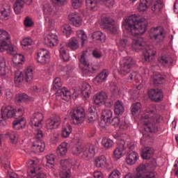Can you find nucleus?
<instances>
[{"instance_id":"f257e3e1","label":"nucleus","mask_w":178,"mask_h":178,"mask_svg":"<svg viewBox=\"0 0 178 178\" xmlns=\"http://www.w3.org/2000/svg\"><path fill=\"white\" fill-rule=\"evenodd\" d=\"M122 27L133 35L132 49L134 51L138 52L145 49L147 42L144 38L138 37L140 34H144L147 31V21L145 19L140 18L136 15H132L126 18L122 22Z\"/></svg>"},{"instance_id":"f03ea898","label":"nucleus","mask_w":178,"mask_h":178,"mask_svg":"<svg viewBox=\"0 0 178 178\" xmlns=\"http://www.w3.org/2000/svg\"><path fill=\"white\" fill-rule=\"evenodd\" d=\"M147 113L141 117L140 121L142 124L145 127V131L147 133H158L159 131V127L158 124L162 122V116L159 114H156V106L151 104L146 110Z\"/></svg>"},{"instance_id":"7ed1b4c3","label":"nucleus","mask_w":178,"mask_h":178,"mask_svg":"<svg viewBox=\"0 0 178 178\" xmlns=\"http://www.w3.org/2000/svg\"><path fill=\"white\" fill-rule=\"evenodd\" d=\"M72 154L74 155L81 154L82 158L91 159L95 156V146L92 144H88L85 146L75 145L72 147Z\"/></svg>"},{"instance_id":"20e7f679","label":"nucleus","mask_w":178,"mask_h":178,"mask_svg":"<svg viewBox=\"0 0 178 178\" xmlns=\"http://www.w3.org/2000/svg\"><path fill=\"white\" fill-rule=\"evenodd\" d=\"M79 67L81 69L84 77H91L94 73L98 72L97 66L90 65V61L86 58V54H82L79 58Z\"/></svg>"},{"instance_id":"39448f33","label":"nucleus","mask_w":178,"mask_h":178,"mask_svg":"<svg viewBox=\"0 0 178 178\" xmlns=\"http://www.w3.org/2000/svg\"><path fill=\"white\" fill-rule=\"evenodd\" d=\"M147 172V167L144 164H140L136 168V173L134 175L127 174L124 176V178H158V173L155 171Z\"/></svg>"},{"instance_id":"423d86ee","label":"nucleus","mask_w":178,"mask_h":178,"mask_svg":"<svg viewBox=\"0 0 178 178\" xmlns=\"http://www.w3.org/2000/svg\"><path fill=\"white\" fill-rule=\"evenodd\" d=\"M70 122L73 124H81L86 120V111L82 107L72 108L70 113Z\"/></svg>"},{"instance_id":"0eeeda50","label":"nucleus","mask_w":178,"mask_h":178,"mask_svg":"<svg viewBox=\"0 0 178 178\" xmlns=\"http://www.w3.org/2000/svg\"><path fill=\"white\" fill-rule=\"evenodd\" d=\"M149 37L153 41H155L157 44L163 42L166 38V31L163 27L156 26L150 29Z\"/></svg>"},{"instance_id":"6e6552de","label":"nucleus","mask_w":178,"mask_h":178,"mask_svg":"<svg viewBox=\"0 0 178 178\" xmlns=\"http://www.w3.org/2000/svg\"><path fill=\"white\" fill-rule=\"evenodd\" d=\"M9 33L3 30H0V52L8 51V52H13L15 47L13 44H8Z\"/></svg>"},{"instance_id":"1a4fd4ad","label":"nucleus","mask_w":178,"mask_h":178,"mask_svg":"<svg viewBox=\"0 0 178 178\" xmlns=\"http://www.w3.org/2000/svg\"><path fill=\"white\" fill-rule=\"evenodd\" d=\"M27 175L31 178H47V175L44 172H39L40 168L35 165V161L29 160L27 163Z\"/></svg>"},{"instance_id":"9d476101","label":"nucleus","mask_w":178,"mask_h":178,"mask_svg":"<svg viewBox=\"0 0 178 178\" xmlns=\"http://www.w3.org/2000/svg\"><path fill=\"white\" fill-rule=\"evenodd\" d=\"M134 62L131 57H125L120 61L119 74L122 76H127L131 72V67Z\"/></svg>"},{"instance_id":"9b49d317","label":"nucleus","mask_w":178,"mask_h":178,"mask_svg":"<svg viewBox=\"0 0 178 178\" xmlns=\"http://www.w3.org/2000/svg\"><path fill=\"white\" fill-rule=\"evenodd\" d=\"M108 99V95L106 92L102 91L97 92L95 95L94 102L96 105H101V104H104L106 106L111 108L112 105H113V102L107 101Z\"/></svg>"},{"instance_id":"f8f14e48","label":"nucleus","mask_w":178,"mask_h":178,"mask_svg":"<svg viewBox=\"0 0 178 178\" xmlns=\"http://www.w3.org/2000/svg\"><path fill=\"white\" fill-rule=\"evenodd\" d=\"M16 116V108L11 106H4L1 108V115H0V123L6 119H12Z\"/></svg>"},{"instance_id":"ddd939ff","label":"nucleus","mask_w":178,"mask_h":178,"mask_svg":"<svg viewBox=\"0 0 178 178\" xmlns=\"http://www.w3.org/2000/svg\"><path fill=\"white\" fill-rule=\"evenodd\" d=\"M60 178H70L72 172L70 171V161L68 159H63L60 162Z\"/></svg>"},{"instance_id":"4468645a","label":"nucleus","mask_w":178,"mask_h":178,"mask_svg":"<svg viewBox=\"0 0 178 178\" xmlns=\"http://www.w3.org/2000/svg\"><path fill=\"white\" fill-rule=\"evenodd\" d=\"M148 97L151 101L159 103L163 99V92L159 88H152L147 92Z\"/></svg>"},{"instance_id":"2eb2a0df","label":"nucleus","mask_w":178,"mask_h":178,"mask_svg":"<svg viewBox=\"0 0 178 178\" xmlns=\"http://www.w3.org/2000/svg\"><path fill=\"white\" fill-rule=\"evenodd\" d=\"M35 59L40 65H47L49 60V51L45 49L39 50L35 56Z\"/></svg>"},{"instance_id":"dca6fc26","label":"nucleus","mask_w":178,"mask_h":178,"mask_svg":"<svg viewBox=\"0 0 178 178\" xmlns=\"http://www.w3.org/2000/svg\"><path fill=\"white\" fill-rule=\"evenodd\" d=\"M42 120H44V115L42 113H34L31 117L30 124L33 129L42 127Z\"/></svg>"},{"instance_id":"f3484780","label":"nucleus","mask_w":178,"mask_h":178,"mask_svg":"<svg viewBox=\"0 0 178 178\" xmlns=\"http://www.w3.org/2000/svg\"><path fill=\"white\" fill-rule=\"evenodd\" d=\"M44 44L49 48H54L59 44V39L56 33H49L44 38Z\"/></svg>"},{"instance_id":"a211bd4d","label":"nucleus","mask_w":178,"mask_h":178,"mask_svg":"<svg viewBox=\"0 0 178 178\" xmlns=\"http://www.w3.org/2000/svg\"><path fill=\"white\" fill-rule=\"evenodd\" d=\"M159 65L163 66V67H167V66H172L173 65V58L168 54H162L157 59Z\"/></svg>"},{"instance_id":"6ab92c4d","label":"nucleus","mask_w":178,"mask_h":178,"mask_svg":"<svg viewBox=\"0 0 178 178\" xmlns=\"http://www.w3.org/2000/svg\"><path fill=\"white\" fill-rule=\"evenodd\" d=\"M102 23L104 29L109 31H112L115 29V20L105 15H103L102 17Z\"/></svg>"},{"instance_id":"aec40b11","label":"nucleus","mask_w":178,"mask_h":178,"mask_svg":"<svg viewBox=\"0 0 178 178\" xmlns=\"http://www.w3.org/2000/svg\"><path fill=\"white\" fill-rule=\"evenodd\" d=\"M68 19L70 20V23L74 26L75 27H80L83 24V19H81V17L77 13H72L69 15Z\"/></svg>"},{"instance_id":"412c9836","label":"nucleus","mask_w":178,"mask_h":178,"mask_svg":"<svg viewBox=\"0 0 178 178\" xmlns=\"http://www.w3.org/2000/svg\"><path fill=\"white\" fill-rule=\"evenodd\" d=\"M150 6L151 10L154 15H160L163 9V6H165V3H163V0H153V3Z\"/></svg>"},{"instance_id":"4be33fe9","label":"nucleus","mask_w":178,"mask_h":178,"mask_svg":"<svg viewBox=\"0 0 178 178\" xmlns=\"http://www.w3.org/2000/svg\"><path fill=\"white\" fill-rule=\"evenodd\" d=\"M12 13V8L8 6H3L0 7V19L3 22H6L10 19V15Z\"/></svg>"},{"instance_id":"5701e85b","label":"nucleus","mask_w":178,"mask_h":178,"mask_svg":"<svg viewBox=\"0 0 178 178\" xmlns=\"http://www.w3.org/2000/svg\"><path fill=\"white\" fill-rule=\"evenodd\" d=\"M60 124V118H51L46 120V129L47 130H54Z\"/></svg>"},{"instance_id":"b1692460","label":"nucleus","mask_w":178,"mask_h":178,"mask_svg":"<svg viewBox=\"0 0 178 178\" xmlns=\"http://www.w3.org/2000/svg\"><path fill=\"white\" fill-rule=\"evenodd\" d=\"M109 76V72L107 70H103L95 78L93 79V83L95 84H102Z\"/></svg>"},{"instance_id":"393cba45","label":"nucleus","mask_w":178,"mask_h":178,"mask_svg":"<svg viewBox=\"0 0 178 178\" xmlns=\"http://www.w3.org/2000/svg\"><path fill=\"white\" fill-rule=\"evenodd\" d=\"M32 149H33L36 154L44 152V151H45V143H44L42 140H35L33 143Z\"/></svg>"},{"instance_id":"a878e982","label":"nucleus","mask_w":178,"mask_h":178,"mask_svg":"<svg viewBox=\"0 0 178 178\" xmlns=\"http://www.w3.org/2000/svg\"><path fill=\"white\" fill-rule=\"evenodd\" d=\"M56 97H60L64 101H69L72 98V92L67 89V88H63L58 90L56 92Z\"/></svg>"},{"instance_id":"bb28decb","label":"nucleus","mask_w":178,"mask_h":178,"mask_svg":"<svg viewBox=\"0 0 178 178\" xmlns=\"http://www.w3.org/2000/svg\"><path fill=\"white\" fill-rule=\"evenodd\" d=\"M60 58L64 60V62H69L70 57L69 56V54L66 51V42H63L60 44Z\"/></svg>"},{"instance_id":"cd10ccee","label":"nucleus","mask_w":178,"mask_h":178,"mask_svg":"<svg viewBox=\"0 0 178 178\" xmlns=\"http://www.w3.org/2000/svg\"><path fill=\"white\" fill-rule=\"evenodd\" d=\"M26 118L22 117L13 122V128L14 130H22L26 127Z\"/></svg>"},{"instance_id":"c85d7f7f","label":"nucleus","mask_w":178,"mask_h":178,"mask_svg":"<svg viewBox=\"0 0 178 178\" xmlns=\"http://www.w3.org/2000/svg\"><path fill=\"white\" fill-rule=\"evenodd\" d=\"M155 150L152 147H147L142 150L141 157L143 159H151Z\"/></svg>"},{"instance_id":"c756f323","label":"nucleus","mask_w":178,"mask_h":178,"mask_svg":"<svg viewBox=\"0 0 178 178\" xmlns=\"http://www.w3.org/2000/svg\"><path fill=\"white\" fill-rule=\"evenodd\" d=\"M105 0H86V7L88 10H97L98 2H104Z\"/></svg>"},{"instance_id":"7c9ffc66","label":"nucleus","mask_w":178,"mask_h":178,"mask_svg":"<svg viewBox=\"0 0 178 178\" xmlns=\"http://www.w3.org/2000/svg\"><path fill=\"white\" fill-rule=\"evenodd\" d=\"M138 153L136 152H130L126 159V162L127 165H134L137 161H138Z\"/></svg>"},{"instance_id":"2f4dec72","label":"nucleus","mask_w":178,"mask_h":178,"mask_svg":"<svg viewBox=\"0 0 178 178\" xmlns=\"http://www.w3.org/2000/svg\"><path fill=\"white\" fill-rule=\"evenodd\" d=\"M112 119V111L109 109L104 110L102 112L101 120L104 122L105 124L107 123H111V120Z\"/></svg>"},{"instance_id":"473e14b6","label":"nucleus","mask_w":178,"mask_h":178,"mask_svg":"<svg viewBox=\"0 0 178 178\" xmlns=\"http://www.w3.org/2000/svg\"><path fill=\"white\" fill-rule=\"evenodd\" d=\"M24 1L25 0H16L14 5L13 9L16 15H19L23 12V9H24Z\"/></svg>"},{"instance_id":"72a5a7b5","label":"nucleus","mask_w":178,"mask_h":178,"mask_svg":"<svg viewBox=\"0 0 178 178\" xmlns=\"http://www.w3.org/2000/svg\"><path fill=\"white\" fill-rule=\"evenodd\" d=\"M156 55V49L154 48H149L143 53V58L145 62H151V58Z\"/></svg>"},{"instance_id":"f704fd0d","label":"nucleus","mask_w":178,"mask_h":178,"mask_svg":"<svg viewBox=\"0 0 178 178\" xmlns=\"http://www.w3.org/2000/svg\"><path fill=\"white\" fill-rule=\"evenodd\" d=\"M153 2L154 0H140L138 10L140 12H145L152 5Z\"/></svg>"},{"instance_id":"c9c22d12","label":"nucleus","mask_w":178,"mask_h":178,"mask_svg":"<svg viewBox=\"0 0 178 178\" xmlns=\"http://www.w3.org/2000/svg\"><path fill=\"white\" fill-rule=\"evenodd\" d=\"M81 92L84 98H90V95L91 94V86L88 83H83Z\"/></svg>"},{"instance_id":"e433bc0d","label":"nucleus","mask_w":178,"mask_h":178,"mask_svg":"<svg viewBox=\"0 0 178 178\" xmlns=\"http://www.w3.org/2000/svg\"><path fill=\"white\" fill-rule=\"evenodd\" d=\"M92 38L95 41H99V42H105L106 41V35L99 31L94 32L92 34Z\"/></svg>"},{"instance_id":"4c0bfd02","label":"nucleus","mask_w":178,"mask_h":178,"mask_svg":"<svg viewBox=\"0 0 178 178\" xmlns=\"http://www.w3.org/2000/svg\"><path fill=\"white\" fill-rule=\"evenodd\" d=\"M124 112V105L120 100H118L114 104V113L115 115H122Z\"/></svg>"},{"instance_id":"58836bf2","label":"nucleus","mask_w":178,"mask_h":178,"mask_svg":"<svg viewBox=\"0 0 178 178\" xmlns=\"http://www.w3.org/2000/svg\"><path fill=\"white\" fill-rule=\"evenodd\" d=\"M126 150V147H124V144L120 145L117 147L113 152V156L115 159H120L122 156L123 155V152Z\"/></svg>"},{"instance_id":"ea45409f","label":"nucleus","mask_w":178,"mask_h":178,"mask_svg":"<svg viewBox=\"0 0 178 178\" xmlns=\"http://www.w3.org/2000/svg\"><path fill=\"white\" fill-rule=\"evenodd\" d=\"M95 165L96 168H105L106 166V157L104 155L98 156L95 160Z\"/></svg>"},{"instance_id":"a19ab883","label":"nucleus","mask_w":178,"mask_h":178,"mask_svg":"<svg viewBox=\"0 0 178 178\" xmlns=\"http://www.w3.org/2000/svg\"><path fill=\"white\" fill-rule=\"evenodd\" d=\"M46 166L50 169L55 168V154H49L46 156Z\"/></svg>"},{"instance_id":"79ce46f5","label":"nucleus","mask_w":178,"mask_h":178,"mask_svg":"<svg viewBox=\"0 0 178 178\" xmlns=\"http://www.w3.org/2000/svg\"><path fill=\"white\" fill-rule=\"evenodd\" d=\"M24 79V75L22 71L17 70L15 72V84L17 87H19L20 84H22V81H23Z\"/></svg>"},{"instance_id":"37998d69","label":"nucleus","mask_w":178,"mask_h":178,"mask_svg":"<svg viewBox=\"0 0 178 178\" xmlns=\"http://www.w3.org/2000/svg\"><path fill=\"white\" fill-rule=\"evenodd\" d=\"M67 153V143H61L57 148V154L60 156H65Z\"/></svg>"},{"instance_id":"c03bdc74","label":"nucleus","mask_w":178,"mask_h":178,"mask_svg":"<svg viewBox=\"0 0 178 178\" xmlns=\"http://www.w3.org/2000/svg\"><path fill=\"white\" fill-rule=\"evenodd\" d=\"M67 47L72 49V51H76L79 49V40L76 38H71L67 44Z\"/></svg>"},{"instance_id":"a18cd8bd","label":"nucleus","mask_w":178,"mask_h":178,"mask_svg":"<svg viewBox=\"0 0 178 178\" xmlns=\"http://www.w3.org/2000/svg\"><path fill=\"white\" fill-rule=\"evenodd\" d=\"M34 78V72L33 68L28 67L25 72V80L26 83H31L33 79Z\"/></svg>"},{"instance_id":"49530a36","label":"nucleus","mask_w":178,"mask_h":178,"mask_svg":"<svg viewBox=\"0 0 178 178\" xmlns=\"http://www.w3.org/2000/svg\"><path fill=\"white\" fill-rule=\"evenodd\" d=\"M73 129L72 128V125L70 124H67L66 127H65L62 130L61 136L63 138H67L72 134Z\"/></svg>"},{"instance_id":"de8ad7c7","label":"nucleus","mask_w":178,"mask_h":178,"mask_svg":"<svg viewBox=\"0 0 178 178\" xmlns=\"http://www.w3.org/2000/svg\"><path fill=\"white\" fill-rule=\"evenodd\" d=\"M61 31L66 35V37H70L72 35V33H73V29H72V26L70 25L66 24L61 26Z\"/></svg>"},{"instance_id":"09e8293b","label":"nucleus","mask_w":178,"mask_h":178,"mask_svg":"<svg viewBox=\"0 0 178 178\" xmlns=\"http://www.w3.org/2000/svg\"><path fill=\"white\" fill-rule=\"evenodd\" d=\"M131 111L133 115H138L141 112V103L135 102L131 105Z\"/></svg>"},{"instance_id":"8fccbe9b","label":"nucleus","mask_w":178,"mask_h":178,"mask_svg":"<svg viewBox=\"0 0 178 178\" xmlns=\"http://www.w3.org/2000/svg\"><path fill=\"white\" fill-rule=\"evenodd\" d=\"M163 81H165V76L161 74H157L154 76V84L156 87L161 84H163Z\"/></svg>"},{"instance_id":"3c124183","label":"nucleus","mask_w":178,"mask_h":178,"mask_svg":"<svg viewBox=\"0 0 178 178\" xmlns=\"http://www.w3.org/2000/svg\"><path fill=\"white\" fill-rule=\"evenodd\" d=\"M0 76L1 77L6 76V63L3 57H0Z\"/></svg>"},{"instance_id":"603ef678","label":"nucleus","mask_w":178,"mask_h":178,"mask_svg":"<svg viewBox=\"0 0 178 178\" xmlns=\"http://www.w3.org/2000/svg\"><path fill=\"white\" fill-rule=\"evenodd\" d=\"M29 99V95L24 93H19L15 97L16 102H27Z\"/></svg>"},{"instance_id":"864d4df0","label":"nucleus","mask_w":178,"mask_h":178,"mask_svg":"<svg viewBox=\"0 0 178 178\" xmlns=\"http://www.w3.org/2000/svg\"><path fill=\"white\" fill-rule=\"evenodd\" d=\"M13 62L15 65H22L24 62V56L22 54H15L13 57Z\"/></svg>"},{"instance_id":"5fc2aeb1","label":"nucleus","mask_w":178,"mask_h":178,"mask_svg":"<svg viewBox=\"0 0 178 178\" xmlns=\"http://www.w3.org/2000/svg\"><path fill=\"white\" fill-rule=\"evenodd\" d=\"M102 144L106 148V149H109V148H112V147H113L115 143H113V140L110 138H104L102 140Z\"/></svg>"},{"instance_id":"6e6d98bb","label":"nucleus","mask_w":178,"mask_h":178,"mask_svg":"<svg viewBox=\"0 0 178 178\" xmlns=\"http://www.w3.org/2000/svg\"><path fill=\"white\" fill-rule=\"evenodd\" d=\"M76 35L81 40V45L83 47L84 44H86V41H87V35L83 30H78L76 31Z\"/></svg>"},{"instance_id":"4d7b16f0","label":"nucleus","mask_w":178,"mask_h":178,"mask_svg":"<svg viewBox=\"0 0 178 178\" xmlns=\"http://www.w3.org/2000/svg\"><path fill=\"white\" fill-rule=\"evenodd\" d=\"M43 12L44 15H49L55 13L54 8L49 3H45L43 6Z\"/></svg>"},{"instance_id":"13d9d810","label":"nucleus","mask_w":178,"mask_h":178,"mask_svg":"<svg viewBox=\"0 0 178 178\" xmlns=\"http://www.w3.org/2000/svg\"><path fill=\"white\" fill-rule=\"evenodd\" d=\"M62 87V81L60 78L57 77L54 79L53 82V90L56 91V90H59Z\"/></svg>"},{"instance_id":"bf43d9fd","label":"nucleus","mask_w":178,"mask_h":178,"mask_svg":"<svg viewBox=\"0 0 178 178\" xmlns=\"http://www.w3.org/2000/svg\"><path fill=\"white\" fill-rule=\"evenodd\" d=\"M8 136L11 144H17L19 140V136L16 133H9Z\"/></svg>"},{"instance_id":"052dcab7","label":"nucleus","mask_w":178,"mask_h":178,"mask_svg":"<svg viewBox=\"0 0 178 178\" xmlns=\"http://www.w3.org/2000/svg\"><path fill=\"white\" fill-rule=\"evenodd\" d=\"M33 44V39L31 38H25L22 40L21 42V44L23 45V47H29Z\"/></svg>"},{"instance_id":"680f3d73","label":"nucleus","mask_w":178,"mask_h":178,"mask_svg":"<svg viewBox=\"0 0 178 178\" xmlns=\"http://www.w3.org/2000/svg\"><path fill=\"white\" fill-rule=\"evenodd\" d=\"M24 24L25 27H33V26H34V22L31 18L29 17H26L24 21Z\"/></svg>"},{"instance_id":"e2e57ef3","label":"nucleus","mask_w":178,"mask_h":178,"mask_svg":"<svg viewBox=\"0 0 178 178\" xmlns=\"http://www.w3.org/2000/svg\"><path fill=\"white\" fill-rule=\"evenodd\" d=\"M83 3V0H72V6L74 9H79L81 8V4Z\"/></svg>"},{"instance_id":"0e129e2a","label":"nucleus","mask_w":178,"mask_h":178,"mask_svg":"<svg viewBox=\"0 0 178 178\" xmlns=\"http://www.w3.org/2000/svg\"><path fill=\"white\" fill-rule=\"evenodd\" d=\"M130 80H136V83H138L141 80V76L137 72H132L129 76Z\"/></svg>"},{"instance_id":"69168bd1","label":"nucleus","mask_w":178,"mask_h":178,"mask_svg":"<svg viewBox=\"0 0 178 178\" xmlns=\"http://www.w3.org/2000/svg\"><path fill=\"white\" fill-rule=\"evenodd\" d=\"M116 41L119 47H122V48H126V45H127V39H117Z\"/></svg>"},{"instance_id":"338daca9","label":"nucleus","mask_w":178,"mask_h":178,"mask_svg":"<svg viewBox=\"0 0 178 178\" xmlns=\"http://www.w3.org/2000/svg\"><path fill=\"white\" fill-rule=\"evenodd\" d=\"M108 178H120V171L118 170H114L111 173Z\"/></svg>"},{"instance_id":"774afa93","label":"nucleus","mask_w":178,"mask_h":178,"mask_svg":"<svg viewBox=\"0 0 178 178\" xmlns=\"http://www.w3.org/2000/svg\"><path fill=\"white\" fill-rule=\"evenodd\" d=\"M5 95L7 101H12V98H13V93L10 89L6 90Z\"/></svg>"}]
</instances>
